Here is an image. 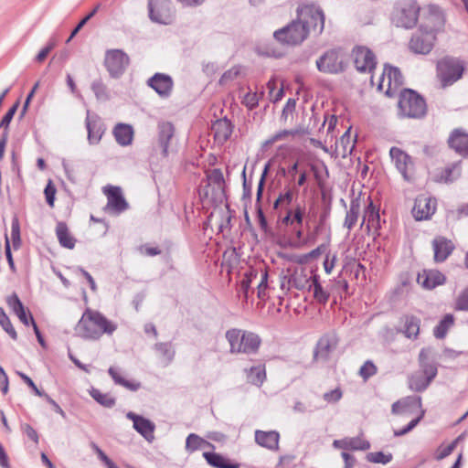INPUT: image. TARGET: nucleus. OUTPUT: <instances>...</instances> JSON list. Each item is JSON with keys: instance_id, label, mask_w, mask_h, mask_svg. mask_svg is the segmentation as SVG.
Returning a JSON list of instances; mask_svg holds the SVG:
<instances>
[{"instance_id": "1", "label": "nucleus", "mask_w": 468, "mask_h": 468, "mask_svg": "<svg viewBox=\"0 0 468 468\" xmlns=\"http://www.w3.org/2000/svg\"><path fill=\"white\" fill-rule=\"evenodd\" d=\"M117 324L99 311L87 308L77 324L78 335L86 340H99L103 335H112Z\"/></svg>"}, {"instance_id": "2", "label": "nucleus", "mask_w": 468, "mask_h": 468, "mask_svg": "<svg viewBox=\"0 0 468 468\" xmlns=\"http://www.w3.org/2000/svg\"><path fill=\"white\" fill-rule=\"evenodd\" d=\"M225 338L231 355H256L260 351L262 343L258 334L236 327L227 330Z\"/></svg>"}, {"instance_id": "3", "label": "nucleus", "mask_w": 468, "mask_h": 468, "mask_svg": "<svg viewBox=\"0 0 468 468\" xmlns=\"http://www.w3.org/2000/svg\"><path fill=\"white\" fill-rule=\"evenodd\" d=\"M391 411L395 415L400 416H416L403 429L394 431V435L403 436L414 429L418 423L423 419L425 410L422 408L420 397H406L393 403Z\"/></svg>"}, {"instance_id": "4", "label": "nucleus", "mask_w": 468, "mask_h": 468, "mask_svg": "<svg viewBox=\"0 0 468 468\" xmlns=\"http://www.w3.org/2000/svg\"><path fill=\"white\" fill-rule=\"evenodd\" d=\"M420 368L410 374L408 379L409 388L415 392L425 390L438 373L437 366L429 358L428 352L421 349L419 354Z\"/></svg>"}, {"instance_id": "5", "label": "nucleus", "mask_w": 468, "mask_h": 468, "mask_svg": "<svg viewBox=\"0 0 468 468\" xmlns=\"http://www.w3.org/2000/svg\"><path fill=\"white\" fill-rule=\"evenodd\" d=\"M398 107L399 114L403 118L420 119L427 113V104L423 97L410 89L400 91Z\"/></svg>"}, {"instance_id": "6", "label": "nucleus", "mask_w": 468, "mask_h": 468, "mask_svg": "<svg viewBox=\"0 0 468 468\" xmlns=\"http://www.w3.org/2000/svg\"><path fill=\"white\" fill-rule=\"evenodd\" d=\"M464 69V61L452 56H444L436 63V76L442 88L449 87L462 79Z\"/></svg>"}, {"instance_id": "7", "label": "nucleus", "mask_w": 468, "mask_h": 468, "mask_svg": "<svg viewBox=\"0 0 468 468\" xmlns=\"http://www.w3.org/2000/svg\"><path fill=\"white\" fill-rule=\"evenodd\" d=\"M371 83L377 85L379 91L390 97L401 88L403 76L398 68L386 65L379 76H371Z\"/></svg>"}, {"instance_id": "8", "label": "nucleus", "mask_w": 468, "mask_h": 468, "mask_svg": "<svg viewBox=\"0 0 468 468\" xmlns=\"http://www.w3.org/2000/svg\"><path fill=\"white\" fill-rule=\"evenodd\" d=\"M297 21L309 34H321L324 27V14L314 4H303L297 8Z\"/></svg>"}, {"instance_id": "9", "label": "nucleus", "mask_w": 468, "mask_h": 468, "mask_svg": "<svg viewBox=\"0 0 468 468\" xmlns=\"http://www.w3.org/2000/svg\"><path fill=\"white\" fill-rule=\"evenodd\" d=\"M420 5L416 0H399L393 14V21L398 27H413L420 16Z\"/></svg>"}, {"instance_id": "10", "label": "nucleus", "mask_w": 468, "mask_h": 468, "mask_svg": "<svg viewBox=\"0 0 468 468\" xmlns=\"http://www.w3.org/2000/svg\"><path fill=\"white\" fill-rule=\"evenodd\" d=\"M445 23V15L440 6L429 4L422 7L420 25L422 29L437 35L443 31Z\"/></svg>"}, {"instance_id": "11", "label": "nucleus", "mask_w": 468, "mask_h": 468, "mask_svg": "<svg viewBox=\"0 0 468 468\" xmlns=\"http://www.w3.org/2000/svg\"><path fill=\"white\" fill-rule=\"evenodd\" d=\"M392 164L404 180L413 182L416 178V167L412 157L402 149L393 146L389 150Z\"/></svg>"}, {"instance_id": "12", "label": "nucleus", "mask_w": 468, "mask_h": 468, "mask_svg": "<svg viewBox=\"0 0 468 468\" xmlns=\"http://www.w3.org/2000/svg\"><path fill=\"white\" fill-rule=\"evenodd\" d=\"M309 35L304 26L298 22L297 19L274 33V37L278 41L290 46L301 44Z\"/></svg>"}, {"instance_id": "13", "label": "nucleus", "mask_w": 468, "mask_h": 468, "mask_svg": "<svg viewBox=\"0 0 468 468\" xmlns=\"http://www.w3.org/2000/svg\"><path fill=\"white\" fill-rule=\"evenodd\" d=\"M130 64L129 56L122 49H108L105 52L104 66L112 78L121 77Z\"/></svg>"}, {"instance_id": "14", "label": "nucleus", "mask_w": 468, "mask_h": 468, "mask_svg": "<svg viewBox=\"0 0 468 468\" xmlns=\"http://www.w3.org/2000/svg\"><path fill=\"white\" fill-rule=\"evenodd\" d=\"M316 66L318 70L324 73H339L346 67L345 56L337 49L327 50L316 60Z\"/></svg>"}, {"instance_id": "15", "label": "nucleus", "mask_w": 468, "mask_h": 468, "mask_svg": "<svg viewBox=\"0 0 468 468\" xmlns=\"http://www.w3.org/2000/svg\"><path fill=\"white\" fill-rule=\"evenodd\" d=\"M436 38V35L420 27L419 29L412 34L409 41V48L415 54L427 55L432 50Z\"/></svg>"}, {"instance_id": "16", "label": "nucleus", "mask_w": 468, "mask_h": 468, "mask_svg": "<svg viewBox=\"0 0 468 468\" xmlns=\"http://www.w3.org/2000/svg\"><path fill=\"white\" fill-rule=\"evenodd\" d=\"M102 193L107 198L105 210L119 215L128 209L129 204L121 186L107 185L102 187Z\"/></svg>"}, {"instance_id": "17", "label": "nucleus", "mask_w": 468, "mask_h": 468, "mask_svg": "<svg viewBox=\"0 0 468 468\" xmlns=\"http://www.w3.org/2000/svg\"><path fill=\"white\" fill-rule=\"evenodd\" d=\"M148 7L153 21L165 25L173 22L175 10L170 0H149Z\"/></svg>"}, {"instance_id": "18", "label": "nucleus", "mask_w": 468, "mask_h": 468, "mask_svg": "<svg viewBox=\"0 0 468 468\" xmlns=\"http://www.w3.org/2000/svg\"><path fill=\"white\" fill-rule=\"evenodd\" d=\"M368 205L364 210L363 220L360 227H365V231L367 235H372L374 238L378 236L380 229V217L378 208L374 205L370 197H368Z\"/></svg>"}, {"instance_id": "19", "label": "nucleus", "mask_w": 468, "mask_h": 468, "mask_svg": "<svg viewBox=\"0 0 468 468\" xmlns=\"http://www.w3.org/2000/svg\"><path fill=\"white\" fill-rule=\"evenodd\" d=\"M354 64L360 72L370 73L376 67V57L374 53L366 47H356L353 49Z\"/></svg>"}, {"instance_id": "20", "label": "nucleus", "mask_w": 468, "mask_h": 468, "mask_svg": "<svg viewBox=\"0 0 468 468\" xmlns=\"http://www.w3.org/2000/svg\"><path fill=\"white\" fill-rule=\"evenodd\" d=\"M339 339L335 335H323L317 345L314 354V359L315 361H326L329 359L331 354L337 347Z\"/></svg>"}, {"instance_id": "21", "label": "nucleus", "mask_w": 468, "mask_h": 468, "mask_svg": "<svg viewBox=\"0 0 468 468\" xmlns=\"http://www.w3.org/2000/svg\"><path fill=\"white\" fill-rule=\"evenodd\" d=\"M127 419L133 423V429L140 433L149 442L154 439L155 425L150 420L137 415L132 411L126 414Z\"/></svg>"}, {"instance_id": "22", "label": "nucleus", "mask_w": 468, "mask_h": 468, "mask_svg": "<svg viewBox=\"0 0 468 468\" xmlns=\"http://www.w3.org/2000/svg\"><path fill=\"white\" fill-rule=\"evenodd\" d=\"M436 210V199L420 196L415 199L412 209L414 218L417 220H424L430 218Z\"/></svg>"}, {"instance_id": "23", "label": "nucleus", "mask_w": 468, "mask_h": 468, "mask_svg": "<svg viewBox=\"0 0 468 468\" xmlns=\"http://www.w3.org/2000/svg\"><path fill=\"white\" fill-rule=\"evenodd\" d=\"M147 84L161 97L170 96L174 87L172 78L165 73H155L148 80Z\"/></svg>"}, {"instance_id": "24", "label": "nucleus", "mask_w": 468, "mask_h": 468, "mask_svg": "<svg viewBox=\"0 0 468 468\" xmlns=\"http://www.w3.org/2000/svg\"><path fill=\"white\" fill-rule=\"evenodd\" d=\"M445 281V275L437 270H424L422 272H420L417 277L418 283L427 290H431L439 285H442Z\"/></svg>"}, {"instance_id": "25", "label": "nucleus", "mask_w": 468, "mask_h": 468, "mask_svg": "<svg viewBox=\"0 0 468 468\" xmlns=\"http://www.w3.org/2000/svg\"><path fill=\"white\" fill-rule=\"evenodd\" d=\"M233 128L234 126L229 119L223 118L217 120L212 124L211 128L214 141L218 144H224L230 138L233 132Z\"/></svg>"}, {"instance_id": "26", "label": "nucleus", "mask_w": 468, "mask_h": 468, "mask_svg": "<svg viewBox=\"0 0 468 468\" xmlns=\"http://www.w3.org/2000/svg\"><path fill=\"white\" fill-rule=\"evenodd\" d=\"M448 144L461 155H468V133L464 130L454 129L448 138Z\"/></svg>"}, {"instance_id": "27", "label": "nucleus", "mask_w": 468, "mask_h": 468, "mask_svg": "<svg viewBox=\"0 0 468 468\" xmlns=\"http://www.w3.org/2000/svg\"><path fill=\"white\" fill-rule=\"evenodd\" d=\"M432 249L434 261L436 262H442L452 254L454 245L451 239L438 236L432 240Z\"/></svg>"}, {"instance_id": "28", "label": "nucleus", "mask_w": 468, "mask_h": 468, "mask_svg": "<svg viewBox=\"0 0 468 468\" xmlns=\"http://www.w3.org/2000/svg\"><path fill=\"white\" fill-rule=\"evenodd\" d=\"M462 174L461 162H455L438 168L434 174L435 181L440 183H452L458 179Z\"/></svg>"}, {"instance_id": "29", "label": "nucleus", "mask_w": 468, "mask_h": 468, "mask_svg": "<svg viewBox=\"0 0 468 468\" xmlns=\"http://www.w3.org/2000/svg\"><path fill=\"white\" fill-rule=\"evenodd\" d=\"M356 140L352 137L350 128L335 143V156L346 158L355 148Z\"/></svg>"}, {"instance_id": "30", "label": "nucleus", "mask_w": 468, "mask_h": 468, "mask_svg": "<svg viewBox=\"0 0 468 468\" xmlns=\"http://www.w3.org/2000/svg\"><path fill=\"white\" fill-rule=\"evenodd\" d=\"M280 434L275 431H264L257 430L255 431V441L261 447L269 450H277L279 448Z\"/></svg>"}, {"instance_id": "31", "label": "nucleus", "mask_w": 468, "mask_h": 468, "mask_svg": "<svg viewBox=\"0 0 468 468\" xmlns=\"http://www.w3.org/2000/svg\"><path fill=\"white\" fill-rule=\"evenodd\" d=\"M55 231L58 243L61 247L68 250H73L75 248L77 239L65 222H58Z\"/></svg>"}, {"instance_id": "32", "label": "nucleus", "mask_w": 468, "mask_h": 468, "mask_svg": "<svg viewBox=\"0 0 468 468\" xmlns=\"http://www.w3.org/2000/svg\"><path fill=\"white\" fill-rule=\"evenodd\" d=\"M306 207L304 204H297L287 210L285 217L282 219V224L302 227Z\"/></svg>"}, {"instance_id": "33", "label": "nucleus", "mask_w": 468, "mask_h": 468, "mask_svg": "<svg viewBox=\"0 0 468 468\" xmlns=\"http://www.w3.org/2000/svg\"><path fill=\"white\" fill-rule=\"evenodd\" d=\"M207 463L214 468H239V463L233 462L223 455L216 452H203Z\"/></svg>"}, {"instance_id": "34", "label": "nucleus", "mask_w": 468, "mask_h": 468, "mask_svg": "<svg viewBox=\"0 0 468 468\" xmlns=\"http://www.w3.org/2000/svg\"><path fill=\"white\" fill-rule=\"evenodd\" d=\"M113 136L116 142L122 146L130 145L133 140V129L131 125L119 123L113 129Z\"/></svg>"}, {"instance_id": "35", "label": "nucleus", "mask_w": 468, "mask_h": 468, "mask_svg": "<svg viewBox=\"0 0 468 468\" xmlns=\"http://www.w3.org/2000/svg\"><path fill=\"white\" fill-rule=\"evenodd\" d=\"M86 126L88 130V139L90 144H98L104 133V127L102 122L96 118L86 119Z\"/></svg>"}, {"instance_id": "36", "label": "nucleus", "mask_w": 468, "mask_h": 468, "mask_svg": "<svg viewBox=\"0 0 468 468\" xmlns=\"http://www.w3.org/2000/svg\"><path fill=\"white\" fill-rule=\"evenodd\" d=\"M402 333L408 338H417L420 333V320L413 315H405L401 318Z\"/></svg>"}, {"instance_id": "37", "label": "nucleus", "mask_w": 468, "mask_h": 468, "mask_svg": "<svg viewBox=\"0 0 468 468\" xmlns=\"http://www.w3.org/2000/svg\"><path fill=\"white\" fill-rule=\"evenodd\" d=\"M175 128L170 122H162L159 124L158 141L163 149V154L167 155L169 143L174 138Z\"/></svg>"}, {"instance_id": "38", "label": "nucleus", "mask_w": 468, "mask_h": 468, "mask_svg": "<svg viewBox=\"0 0 468 468\" xmlns=\"http://www.w3.org/2000/svg\"><path fill=\"white\" fill-rule=\"evenodd\" d=\"M309 290H313L314 300L320 303H325L329 300V292L320 283V277L317 274L312 275Z\"/></svg>"}, {"instance_id": "39", "label": "nucleus", "mask_w": 468, "mask_h": 468, "mask_svg": "<svg viewBox=\"0 0 468 468\" xmlns=\"http://www.w3.org/2000/svg\"><path fill=\"white\" fill-rule=\"evenodd\" d=\"M247 379L252 385L261 387L266 379V368L264 365H257L246 370Z\"/></svg>"}, {"instance_id": "40", "label": "nucleus", "mask_w": 468, "mask_h": 468, "mask_svg": "<svg viewBox=\"0 0 468 468\" xmlns=\"http://www.w3.org/2000/svg\"><path fill=\"white\" fill-rule=\"evenodd\" d=\"M203 448L214 449L215 446L200 436L190 433L186 440V450L187 452H194Z\"/></svg>"}, {"instance_id": "41", "label": "nucleus", "mask_w": 468, "mask_h": 468, "mask_svg": "<svg viewBox=\"0 0 468 468\" xmlns=\"http://www.w3.org/2000/svg\"><path fill=\"white\" fill-rule=\"evenodd\" d=\"M108 373L112 377V378L113 379L115 384L122 386L123 388H127V389H129L131 391H136V390H138L141 388V383L140 382H138V381H130V380L125 379L120 374V372L116 368H114L112 367H111L109 368Z\"/></svg>"}, {"instance_id": "42", "label": "nucleus", "mask_w": 468, "mask_h": 468, "mask_svg": "<svg viewBox=\"0 0 468 468\" xmlns=\"http://www.w3.org/2000/svg\"><path fill=\"white\" fill-rule=\"evenodd\" d=\"M360 214V205L358 201H351L349 209L346 211L344 227L350 231L357 222Z\"/></svg>"}, {"instance_id": "43", "label": "nucleus", "mask_w": 468, "mask_h": 468, "mask_svg": "<svg viewBox=\"0 0 468 468\" xmlns=\"http://www.w3.org/2000/svg\"><path fill=\"white\" fill-rule=\"evenodd\" d=\"M312 276H309L304 269L296 270L291 277L290 282L298 290L309 288Z\"/></svg>"}, {"instance_id": "44", "label": "nucleus", "mask_w": 468, "mask_h": 468, "mask_svg": "<svg viewBox=\"0 0 468 468\" xmlns=\"http://www.w3.org/2000/svg\"><path fill=\"white\" fill-rule=\"evenodd\" d=\"M454 324V316L451 314L444 315L438 325L433 330L436 338L442 339L448 333V330Z\"/></svg>"}, {"instance_id": "45", "label": "nucleus", "mask_w": 468, "mask_h": 468, "mask_svg": "<svg viewBox=\"0 0 468 468\" xmlns=\"http://www.w3.org/2000/svg\"><path fill=\"white\" fill-rule=\"evenodd\" d=\"M267 90L269 93V99L272 102H277L283 97V87L280 84L276 78H271L267 82Z\"/></svg>"}, {"instance_id": "46", "label": "nucleus", "mask_w": 468, "mask_h": 468, "mask_svg": "<svg viewBox=\"0 0 468 468\" xmlns=\"http://www.w3.org/2000/svg\"><path fill=\"white\" fill-rule=\"evenodd\" d=\"M463 439V436H458L454 441L451 443L444 445H440L434 452V459L437 461H441L444 458L448 457L452 454L454 449L457 447L458 442Z\"/></svg>"}, {"instance_id": "47", "label": "nucleus", "mask_w": 468, "mask_h": 468, "mask_svg": "<svg viewBox=\"0 0 468 468\" xmlns=\"http://www.w3.org/2000/svg\"><path fill=\"white\" fill-rule=\"evenodd\" d=\"M90 396L101 406L112 408L115 405V399L108 393H102L101 390L92 388L90 391Z\"/></svg>"}, {"instance_id": "48", "label": "nucleus", "mask_w": 468, "mask_h": 468, "mask_svg": "<svg viewBox=\"0 0 468 468\" xmlns=\"http://www.w3.org/2000/svg\"><path fill=\"white\" fill-rule=\"evenodd\" d=\"M256 277L257 272L254 271H250L249 272H246L244 274V277L240 281L239 292L243 295V298L245 300L249 299L250 285L253 279H255Z\"/></svg>"}, {"instance_id": "49", "label": "nucleus", "mask_w": 468, "mask_h": 468, "mask_svg": "<svg viewBox=\"0 0 468 468\" xmlns=\"http://www.w3.org/2000/svg\"><path fill=\"white\" fill-rule=\"evenodd\" d=\"M0 325L13 340L17 339V333L2 307H0Z\"/></svg>"}, {"instance_id": "50", "label": "nucleus", "mask_w": 468, "mask_h": 468, "mask_svg": "<svg viewBox=\"0 0 468 468\" xmlns=\"http://www.w3.org/2000/svg\"><path fill=\"white\" fill-rule=\"evenodd\" d=\"M378 373V367L371 360H367L360 367L358 375L364 381H367L371 377Z\"/></svg>"}, {"instance_id": "51", "label": "nucleus", "mask_w": 468, "mask_h": 468, "mask_svg": "<svg viewBox=\"0 0 468 468\" xmlns=\"http://www.w3.org/2000/svg\"><path fill=\"white\" fill-rule=\"evenodd\" d=\"M294 197V191L291 188L285 189L280 193L279 197L273 203V207L277 209L280 206H287L292 203Z\"/></svg>"}, {"instance_id": "52", "label": "nucleus", "mask_w": 468, "mask_h": 468, "mask_svg": "<svg viewBox=\"0 0 468 468\" xmlns=\"http://www.w3.org/2000/svg\"><path fill=\"white\" fill-rule=\"evenodd\" d=\"M343 397V391L341 388L337 387L333 390L327 391L323 395V399L327 404H335L338 402Z\"/></svg>"}, {"instance_id": "53", "label": "nucleus", "mask_w": 468, "mask_h": 468, "mask_svg": "<svg viewBox=\"0 0 468 468\" xmlns=\"http://www.w3.org/2000/svg\"><path fill=\"white\" fill-rule=\"evenodd\" d=\"M56 193H57V189H56L55 185L53 184V182L51 180H48V182L45 187L44 194L46 197L47 203L51 207H54Z\"/></svg>"}, {"instance_id": "54", "label": "nucleus", "mask_w": 468, "mask_h": 468, "mask_svg": "<svg viewBox=\"0 0 468 468\" xmlns=\"http://www.w3.org/2000/svg\"><path fill=\"white\" fill-rule=\"evenodd\" d=\"M454 309L457 311H468V287L458 296Z\"/></svg>"}, {"instance_id": "55", "label": "nucleus", "mask_w": 468, "mask_h": 468, "mask_svg": "<svg viewBox=\"0 0 468 468\" xmlns=\"http://www.w3.org/2000/svg\"><path fill=\"white\" fill-rule=\"evenodd\" d=\"M7 305L9 308L16 314L18 312L22 311L25 307L18 298V296L14 293L7 297L6 299Z\"/></svg>"}, {"instance_id": "56", "label": "nucleus", "mask_w": 468, "mask_h": 468, "mask_svg": "<svg viewBox=\"0 0 468 468\" xmlns=\"http://www.w3.org/2000/svg\"><path fill=\"white\" fill-rule=\"evenodd\" d=\"M11 239L14 247L17 248L20 244V227L16 218H15L11 224Z\"/></svg>"}, {"instance_id": "57", "label": "nucleus", "mask_w": 468, "mask_h": 468, "mask_svg": "<svg viewBox=\"0 0 468 468\" xmlns=\"http://www.w3.org/2000/svg\"><path fill=\"white\" fill-rule=\"evenodd\" d=\"M242 104H244L249 110L256 108L259 104V98L256 92H248L245 94Z\"/></svg>"}, {"instance_id": "58", "label": "nucleus", "mask_w": 468, "mask_h": 468, "mask_svg": "<svg viewBox=\"0 0 468 468\" xmlns=\"http://www.w3.org/2000/svg\"><path fill=\"white\" fill-rule=\"evenodd\" d=\"M298 133V131L296 130H283V131H281L275 134H273L270 139H269V143L271 144H273L275 142H278V141H281V140H285L287 138H289L290 136H294Z\"/></svg>"}, {"instance_id": "59", "label": "nucleus", "mask_w": 468, "mask_h": 468, "mask_svg": "<svg viewBox=\"0 0 468 468\" xmlns=\"http://www.w3.org/2000/svg\"><path fill=\"white\" fill-rule=\"evenodd\" d=\"M155 349L165 358L167 362H169L174 356V351L171 349V346H168L167 344H157L155 345Z\"/></svg>"}, {"instance_id": "60", "label": "nucleus", "mask_w": 468, "mask_h": 468, "mask_svg": "<svg viewBox=\"0 0 468 468\" xmlns=\"http://www.w3.org/2000/svg\"><path fill=\"white\" fill-rule=\"evenodd\" d=\"M21 429L29 440H31L36 445L38 444V434L31 425L25 423L22 425Z\"/></svg>"}, {"instance_id": "61", "label": "nucleus", "mask_w": 468, "mask_h": 468, "mask_svg": "<svg viewBox=\"0 0 468 468\" xmlns=\"http://www.w3.org/2000/svg\"><path fill=\"white\" fill-rule=\"evenodd\" d=\"M336 262H337V255L336 254H333V255L327 254L325 256L323 265H324V271L326 272V274H331L334 268L335 267Z\"/></svg>"}, {"instance_id": "62", "label": "nucleus", "mask_w": 468, "mask_h": 468, "mask_svg": "<svg viewBox=\"0 0 468 468\" xmlns=\"http://www.w3.org/2000/svg\"><path fill=\"white\" fill-rule=\"evenodd\" d=\"M17 106H18V102H16L14 106H12L7 111V112L5 114V116L2 118V120L0 122V128L6 129L8 127L9 123L11 122V121L16 112Z\"/></svg>"}, {"instance_id": "63", "label": "nucleus", "mask_w": 468, "mask_h": 468, "mask_svg": "<svg viewBox=\"0 0 468 468\" xmlns=\"http://www.w3.org/2000/svg\"><path fill=\"white\" fill-rule=\"evenodd\" d=\"M55 41H49L48 45L38 52V54L36 57V60L38 63H42L47 58L50 51L55 48Z\"/></svg>"}, {"instance_id": "64", "label": "nucleus", "mask_w": 468, "mask_h": 468, "mask_svg": "<svg viewBox=\"0 0 468 468\" xmlns=\"http://www.w3.org/2000/svg\"><path fill=\"white\" fill-rule=\"evenodd\" d=\"M267 278L268 274L266 271L261 273V282L258 285V297L261 300L266 298V290H267Z\"/></svg>"}]
</instances>
